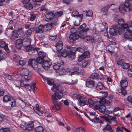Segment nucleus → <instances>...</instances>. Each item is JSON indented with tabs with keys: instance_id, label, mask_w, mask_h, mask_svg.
I'll return each mask as SVG.
<instances>
[{
	"instance_id": "obj_1",
	"label": "nucleus",
	"mask_w": 132,
	"mask_h": 132,
	"mask_svg": "<svg viewBox=\"0 0 132 132\" xmlns=\"http://www.w3.org/2000/svg\"><path fill=\"white\" fill-rule=\"evenodd\" d=\"M51 90L53 92L58 91L59 92L55 93L52 96L53 102L54 103V105L51 106L50 108L52 112H55L61 109L62 103L61 101L59 102L63 97V95L62 92V90L60 85L54 84Z\"/></svg>"
},
{
	"instance_id": "obj_2",
	"label": "nucleus",
	"mask_w": 132,
	"mask_h": 132,
	"mask_svg": "<svg viewBox=\"0 0 132 132\" xmlns=\"http://www.w3.org/2000/svg\"><path fill=\"white\" fill-rule=\"evenodd\" d=\"M122 27L124 29H126V31L125 33L124 38L128 40L132 38V26L128 27L127 23H121Z\"/></svg>"
},
{
	"instance_id": "obj_3",
	"label": "nucleus",
	"mask_w": 132,
	"mask_h": 132,
	"mask_svg": "<svg viewBox=\"0 0 132 132\" xmlns=\"http://www.w3.org/2000/svg\"><path fill=\"white\" fill-rule=\"evenodd\" d=\"M106 101L104 99H103L102 100H100V102H97V103L94 106V109H98L99 111L103 113L105 111L106 109V107L104 105H101V104H103Z\"/></svg>"
},
{
	"instance_id": "obj_4",
	"label": "nucleus",
	"mask_w": 132,
	"mask_h": 132,
	"mask_svg": "<svg viewBox=\"0 0 132 132\" xmlns=\"http://www.w3.org/2000/svg\"><path fill=\"white\" fill-rule=\"evenodd\" d=\"M120 85L121 88L118 90V92L125 96L127 93V91L125 89V88L128 86V83L127 80L126 79L121 80L120 82Z\"/></svg>"
},
{
	"instance_id": "obj_5",
	"label": "nucleus",
	"mask_w": 132,
	"mask_h": 132,
	"mask_svg": "<svg viewBox=\"0 0 132 132\" xmlns=\"http://www.w3.org/2000/svg\"><path fill=\"white\" fill-rule=\"evenodd\" d=\"M38 62L35 59H31L28 61V64L31 66L34 70H37L38 69L39 67L38 65Z\"/></svg>"
},
{
	"instance_id": "obj_6",
	"label": "nucleus",
	"mask_w": 132,
	"mask_h": 132,
	"mask_svg": "<svg viewBox=\"0 0 132 132\" xmlns=\"http://www.w3.org/2000/svg\"><path fill=\"white\" fill-rule=\"evenodd\" d=\"M29 70L25 68L22 70L21 75L24 77L23 78L26 82L30 80L31 77L29 75Z\"/></svg>"
},
{
	"instance_id": "obj_7",
	"label": "nucleus",
	"mask_w": 132,
	"mask_h": 132,
	"mask_svg": "<svg viewBox=\"0 0 132 132\" xmlns=\"http://www.w3.org/2000/svg\"><path fill=\"white\" fill-rule=\"evenodd\" d=\"M86 25L85 23H83L78 28V31L80 33V35L85 33L89 30V29L88 28H86Z\"/></svg>"
},
{
	"instance_id": "obj_8",
	"label": "nucleus",
	"mask_w": 132,
	"mask_h": 132,
	"mask_svg": "<svg viewBox=\"0 0 132 132\" xmlns=\"http://www.w3.org/2000/svg\"><path fill=\"white\" fill-rule=\"evenodd\" d=\"M38 57L37 59L38 63H41L42 61L45 58L46 59V55L45 53L43 52L42 51H39L38 53Z\"/></svg>"
},
{
	"instance_id": "obj_9",
	"label": "nucleus",
	"mask_w": 132,
	"mask_h": 132,
	"mask_svg": "<svg viewBox=\"0 0 132 132\" xmlns=\"http://www.w3.org/2000/svg\"><path fill=\"white\" fill-rule=\"evenodd\" d=\"M57 40L58 41L56 43L55 46L57 51L59 52L63 48V43L60 38H58Z\"/></svg>"
},
{
	"instance_id": "obj_10",
	"label": "nucleus",
	"mask_w": 132,
	"mask_h": 132,
	"mask_svg": "<svg viewBox=\"0 0 132 132\" xmlns=\"http://www.w3.org/2000/svg\"><path fill=\"white\" fill-rule=\"evenodd\" d=\"M120 28L115 27L111 28L109 31V33L111 35L115 36L117 35L118 32H120Z\"/></svg>"
},
{
	"instance_id": "obj_11",
	"label": "nucleus",
	"mask_w": 132,
	"mask_h": 132,
	"mask_svg": "<svg viewBox=\"0 0 132 132\" xmlns=\"http://www.w3.org/2000/svg\"><path fill=\"white\" fill-rule=\"evenodd\" d=\"M110 118L109 117H108L104 116L103 118L106 121L110 124L111 123L113 122L114 123H117L116 118L115 117H113L112 116H109Z\"/></svg>"
},
{
	"instance_id": "obj_12",
	"label": "nucleus",
	"mask_w": 132,
	"mask_h": 132,
	"mask_svg": "<svg viewBox=\"0 0 132 132\" xmlns=\"http://www.w3.org/2000/svg\"><path fill=\"white\" fill-rule=\"evenodd\" d=\"M87 99L84 96H81L79 97V101L78 102L79 105L81 106L86 105Z\"/></svg>"
},
{
	"instance_id": "obj_13",
	"label": "nucleus",
	"mask_w": 132,
	"mask_h": 132,
	"mask_svg": "<svg viewBox=\"0 0 132 132\" xmlns=\"http://www.w3.org/2000/svg\"><path fill=\"white\" fill-rule=\"evenodd\" d=\"M15 43L16 47L17 48L20 49L22 46L23 39H18L15 41Z\"/></svg>"
},
{
	"instance_id": "obj_14",
	"label": "nucleus",
	"mask_w": 132,
	"mask_h": 132,
	"mask_svg": "<svg viewBox=\"0 0 132 132\" xmlns=\"http://www.w3.org/2000/svg\"><path fill=\"white\" fill-rule=\"evenodd\" d=\"M70 71V69L68 68H61L59 70V73L60 75H62L66 73H68Z\"/></svg>"
},
{
	"instance_id": "obj_15",
	"label": "nucleus",
	"mask_w": 132,
	"mask_h": 132,
	"mask_svg": "<svg viewBox=\"0 0 132 132\" xmlns=\"http://www.w3.org/2000/svg\"><path fill=\"white\" fill-rule=\"evenodd\" d=\"M53 13L51 12H48L45 16V20L47 22H49L52 20L53 18Z\"/></svg>"
},
{
	"instance_id": "obj_16",
	"label": "nucleus",
	"mask_w": 132,
	"mask_h": 132,
	"mask_svg": "<svg viewBox=\"0 0 132 132\" xmlns=\"http://www.w3.org/2000/svg\"><path fill=\"white\" fill-rule=\"evenodd\" d=\"M39 63H42L43 67L44 68H45V67H50L52 64V63L50 61L45 60V59L43 61H42V62Z\"/></svg>"
},
{
	"instance_id": "obj_17",
	"label": "nucleus",
	"mask_w": 132,
	"mask_h": 132,
	"mask_svg": "<svg viewBox=\"0 0 132 132\" xmlns=\"http://www.w3.org/2000/svg\"><path fill=\"white\" fill-rule=\"evenodd\" d=\"M24 87L27 90H30L31 89H32L33 91L35 90L36 88L34 83L29 84H26Z\"/></svg>"
},
{
	"instance_id": "obj_18",
	"label": "nucleus",
	"mask_w": 132,
	"mask_h": 132,
	"mask_svg": "<svg viewBox=\"0 0 132 132\" xmlns=\"http://www.w3.org/2000/svg\"><path fill=\"white\" fill-rule=\"evenodd\" d=\"M34 30L35 31L36 33H40L41 34L43 33V31H44V29H43V26L42 25H40L38 27V28H36L34 27Z\"/></svg>"
},
{
	"instance_id": "obj_19",
	"label": "nucleus",
	"mask_w": 132,
	"mask_h": 132,
	"mask_svg": "<svg viewBox=\"0 0 132 132\" xmlns=\"http://www.w3.org/2000/svg\"><path fill=\"white\" fill-rule=\"evenodd\" d=\"M80 35L79 33L78 35L76 33H73L70 35L69 37L70 39L75 41L80 37Z\"/></svg>"
},
{
	"instance_id": "obj_20",
	"label": "nucleus",
	"mask_w": 132,
	"mask_h": 132,
	"mask_svg": "<svg viewBox=\"0 0 132 132\" xmlns=\"http://www.w3.org/2000/svg\"><path fill=\"white\" fill-rule=\"evenodd\" d=\"M72 16L74 17H77L78 18L80 19V20H82L83 15L82 14H81L79 15V13L76 10H74L72 12Z\"/></svg>"
},
{
	"instance_id": "obj_21",
	"label": "nucleus",
	"mask_w": 132,
	"mask_h": 132,
	"mask_svg": "<svg viewBox=\"0 0 132 132\" xmlns=\"http://www.w3.org/2000/svg\"><path fill=\"white\" fill-rule=\"evenodd\" d=\"M34 124L32 121L29 122L26 125V129L29 131L32 130L34 129Z\"/></svg>"
},
{
	"instance_id": "obj_22",
	"label": "nucleus",
	"mask_w": 132,
	"mask_h": 132,
	"mask_svg": "<svg viewBox=\"0 0 132 132\" xmlns=\"http://www.w3.org/2000/svg\"><path fill=\"white\" fill-rule=\"evenodd\" d=\"M104 132H114L112 128L109 124H107L105 127L103 129Z\"/></svg>"
},
{
	"instance_id": "obj_23",
	"label": "nucleus",
	"mask_w": 132,
	"mask_h": 132,
	"mask_svg": "<svg viewBox=\"0 0 132 132\" xmlns=\"http://www.w3.org/2000/svg\"><path fill=\"white\" fill-rule=\"evenodd\" d=\"M40 50L39 48L37 47H33L31 51L29 53V54L34 55L38 54V51Z\"/></svg>"
},
{
	"instance_id": "obj_24",
	"label": "nucleus",
	"mask_w": 132,
	"mask_h": 132,
	"mask_svg": "<svg viewBox=\"0 0 132 132\" xmlns=\"http://www.w3.org/2000/svg\"><path fill=\"white\" fill-rule=\"evenodd\" d=\"M64 63L63 61L59 62H56L53 63V68L55 70L59 69L61 67V65H63Z\"/></svg>"
},
{
	"instance_id": "obj_25",
	"label": "nucleus",
	"mask_w": 132,
	"mask_h": 132,
	"mask_svg": "<svg viewBox=\"0 0 132 132\" xmlns=\"http://www.w3.org/2000/svg\"><path fill=\"white\" fill-rule=\"evenodd\" d=\"M94 102L93 101L91 98L89 99L88 101H87L86 105H89L90 106H94H94L97 103L96 102Z\"/></svg>"
},
{
	"instance_id": "obj_26",
	"label": "nucleus",
	"mask_w": 132,
	"mask_h": 132,
	"mask_svg": "<svg viewBox=\"0 0 132 132\" xmlns=\"http://www.w3.org/2000/svg\"><path fill=\"white\" fill-rule=\"evenodd\" d=\"M105 87L101 82H99L96 86V89L97 90H100L105 89Z\"/></svg>"
},
{
	"instance_id": "obj_27",
	"label": "nucleus",
	"mask_w": 132,
	"mask_h": 132,
	"mask_svg": "<svg viewBox=\"0 0 132 132\" xmlns=\"http://www.w3.org/2000/svg\"><path fill=\"white\" fill-rule=\"evenodd\" d=\"M23 44L26 46L29 45L31 44V39L29 37L27 38L23 39Z\"/></svg>"
},
{
	"instance_id": "obj_28",
	"label": "nucleus",
	"mask_w": 132,
	"mask_h": 132,
	"mask_svg": "<svg viewBox=\"0 0 132 132\" xmlns=\"http://www.w3.org/2000/svg\"><path fill=\"white\" fill-rule=\"evenodd\" d=\"M95 83L92 80L86 82V87L88 88H92L94 86Z\"/></svg>"
},
{
	"instance_id": "obj_29",
	"label": "nucleus",
	"mask_w": 132,
	"mask_h": 132,
	"mask_svg": "<svg viewBox=\"0 0 132 132\" xmlns=\"http://www.w3.org/2000/svg\"><path fill=\"white\" fill-rule=\"evenodd\" d=\"M5 42L3 41H0V46L3 48H4L7 53H9V51L8 50V47L5 45Z\"/></svg>"
},
{
	"instance_id": "obj_30",
	"label": "nucleus",
	"mask_w": 132,
	"mask_h": 132,
	"mask_svg": "<svg viewBox=\"0 0 132 132\" xmlns=\"http://www.w3.org/2000/svg\"><path fill=\"white\" fill-rule=\"evenodd\" d=\"M119 10L120 12L123 13L125 12H127V10L126 9L123 4H121L119 8Z\"/></svg>"
},
{
	"instance_id": "obj_31",
	"label": "nucleus",
	"mask_w": 132,
	"mask_h": 132,
	"mask_svg": "<svg viewBox=\"0 0 132 132\" xmlns=\"http://www.w3.org/2000/svg\"><path fill=\"white\" fill-rule=\"evenodd\" d=\"M80 35V38L81 39H84V40L86 41L89 40L90 39V37L89 36H86V33Z\"/></svg>"
},
{
	"instance_id": "obj_32",
	"label": "nucleus",
	"mask_w": 132,
	"mask_h": 132,
	"mask_svg": "<svg viewBox=\"0 0 132 132\" xmlns=\"http://www.w3.org/2000/svg\"><path fill=\"white\" fill-rule=\"evenodd\" d=\"M90 78L92 79L96 78L98 79H100L101 80V78L100 77L99 75L96 73H92L90 76Z\"/></svg>"
},
{
	"instance_id": "obj_33",
	"label": "nucleus",
	"mask_w": 132,
	"mask_h": 132,
	"mask_svg": "<svg viewBox=\"0 0 132 132\" xmlns=\"http://www.w3.org/2000/svg\"><path fill=\"white\" fill-rule=\"evenodd\" d=\"M69 50L68 51L66 49L63 50L61 52V54L63 57H65L68 56Z\"/></svg>"
},
{
	"instance_id": "obj_34",
	"label": "nucleus",
	"mask_w": 132,
	"mask_h": 132,
	"mask_svg": "<svg viewBox=\"0 0 132 132\" xmlns=\"http://www.w3.org/2000/svg\"><path fill=\"white\" fill-rule=\"evenodd\" d=\"M39 106L38 104L36 105V107H34L33 109L39 115L41 116L42 115L41 112L39 110L38 108Z\"/></svg>"
},
{
	"instance_id": "obj_35",
	"label": "nucleus",
	"mask_w": 132,
	"mask_h": 132,
	"mask_svg": "<svg viewBox=\"0 0 132 132\" xmlns=\"http://www.w3.org/2000/svg\"><path fill=\"white\" fill-rule=\"evenodd\" d=\"M52 28V26L50 24H47L43 26L44 31H49Z\"/></svg>"
},
{
	"instance_id": "obj_36",
	"label": "nucleus",
	"mask_w": 132,
	"mask_h": 132,
	"mask_svg": "<svg viewBox=\"0 0 132 132\" xmlns=\"http://www.w3.org/2000/svg\"><path fill=\"white\" fill-rule=\"evenodd\" d=\"M68 56L71 59H73L75 57V53L72 51H69Z\"/></svg>"
},
{
	"instance_id": "obj_37",
	"label": "nucleus",
	"mask_w": 132,
	"mask_h": 132,
	"mask_svg": "<svg viewBox=\"0 0 132 132\" xmlns=\"http://www.w3.org/2000/svg\"><path fill=\"white\" fill-rule=\"evenodd\" d=\"M3 101L4 102H7L11 101V97L7 95H5L3 97Z\"/></svg>"
},
{
	"instance_id": "obj_38",
	"label": "nucleus",
	"mask_w": 132,
	"mask_h": 132,
	"mask_svg": "<svg viewBox=\"0 0 132 132\" xmlns=\"http://www.w3.org/2000/svg\"><path fill=\"white\" fill-rule=\"evenodd\" d=\"M35 130L36 132H42L44 131H46L45 130L43 129L42 127L40 126L36 127L35 129Z\"/></svg>"
},
{
	"instance_id": "obj_39",
	"label": "nucleus",
	"mask_w": 132,
	"mask_h": 132,
	"mask_svg": "<svg viewBox=\"0 0 132 132\" xmlns=\"http://www.w3.org/2000/svg\"><path fill=\"white\" fill-rule=\"evenodd\" d=\"M23 6L27 9L29 10L33 8V7L32 4L30 2L24 5Z\"/></svg>"
},
{
	"instance_id": "obj_40",
	"label": "nucleus",
	"mask_w": 132,
	"mask_h": 132,
	"mask_svg": "<svg viewBox=\"0 0 132 132\" xmlns=\"http://www.w3.org/2000/svg\"><path fill=\"white\" fill-rule=\"evenodd\" d=\"M120 110V109L119 107H116L114 109L113 111H112V113L113 114V116L114 117L116 116L118 114V113H114L118 111L119 110Z\"/></svg>"
},
{
	"instance_id": "obj_41",
	"label": "nucleus",
	"mask_w": 132,
	"mask_h": 132,
	"mask_svg": "<svg viewBox=\"0 0 132 132\" xmlns=\"http://www.w3.org/2000/svg\"><path fill=\"white\" fill-rule=\"evenodd\" d=\"M62 14L63 13L61 11L57 12L55 13L54 16L55 18H57L61 16Z\"/></svg>"
},
{
	"instance_id": "obj_42",
	"label": "nucleus",
	"mask_w": 132,
	"mask_h": 132,
	"mask_svg": "<svg viewBox=\"0 0 132 132\" xmlns=\"http://www.w3.org/2000/svg\"><path fill=\"white\" fill-rule=\"evenodd\" d=\"M130 3V2L128 0H127L125 2L124 5V7L126 8V9H127V11H128V9L129 8V7H130L131 5Z\"/></svg>"
},
{
	"instance_id": "obj_43",
	"label": "nucleus",
	"mask_w": 132,
	"mask_h": 132,
	"mask_svg": "<svg viewBox=\"0 0 132 132\" xmlns=\"http://www.w3.org/2000/svg\"><path fill=\"white\" fill-rule=\"evenodd\" d=\"M122 66L123 69H127L130 67V65L129 63L124 62Z\"/></svg>"
},
{
	"instance_id": "obj_44",
	"label": "nucleus",
	"mask_w": 132,
	"mask_h": 132,
	"mask_svg": "<svg viewBox=\"0 0 132 132\" xmlns=\"http://www.w3.org/2000/svg\"><path fill=\"white\" fill-rule=\"evenodd\" d=\"M33 47L32 45H28L26 46L25 49L26 51L29 52V54L31 50L32 49Z\"/></svg>"
},
{
	"instance_id": "obj_45",
	"label": "nucleus",
	"mask_w": 132,
	"mask_h": 132,
	"mask_svg": "<svg viewBox=\"0 0 132 132\" xmlns=\"http://www.w3.org/2000/svg\"><path fill=\"white\" fill-rule=\"evenodd\" d=\"M52 20L51 24L52 25H56L57 24L58 22V19L57 18H53V17Z\"/></svg>"
},
{
	"instance_id": "obj_46",
	"label": "nucleus",
	"mask_w": 132,
	"mask_h": 132,
	"mask_svg": "<svg viewBox=\"0 0 132 132\" xmlns=\"http://www.w3.org/2000/svg\"><path fill=\"white\" fill-rule=\"evenodd\" d=\"M93 118H92L91 119H90V120L91 121L93 122H94L95 123H97L99 122L100 121L99 118L95 117Z\"/></svg>"
},
{
	"instance_id": "obj_47",
	"label": "nucleus",
	"mask_w": 132,
	"mask_h": 132,
	"mask_svg": "<svg viewBox=\"0 0 132 132\" xmlns=\"http://www.w3.org/2000/svg\"><path fill=\"white\" fill-rule=\"evenodd\" d=\"M29 106H26L24 108L25 110L27 112H30L32 109V108L30 106L31 105L30 104H29Z\"/></svg>"
},
{
	"instance_id": "obj_48",
	"label": "nucleus",
	"mask_w": 132,
	"mask_h": 132,
	"mask_svg": "<svg viewBox=\"0 0 132 132\" xmlns=\"http://www.w3.org/2000/svg\"><path fill=\"white\" fill-rule=\"evenodd\" d=\"M77 50L79 52L81 53H83L85 52L84 48L82 47H80L77 48Z\"/></svg>"
},
{
	"instance_id": "obj_49",
	"label": "nucleus",
	"mask_w": 132,
	"mask_h": 132,
	"mask_svg": "<svg viewBox=\"0 0 132 132\" xmlns=\"http://www.w3.org/2000/svg\"><path fill=\"white\" fill-rule=\"evenodd\" d=\"M84 12H86V15L88 16H92L93 15V12L92 10L83 11Z\"/></svg>"
},
{
	"instance_id": "obj_50",
	"label": "nucleus",
	"mask_w": 132,
	"mask_h": 132,
	"mask_svg": "<svg viewBox=\"0 0 132 132\" xmlns=\"http://www.w3.org/2000/svg\"><path fill=\"white\" fill-rule=\"evenodd\" d=\"M85 58H88L90 56V53L88 51H86L82 54Z\"/></svg>"
},
{
	"instance_id": "obj_51",
	"label": "nucleus",
	"mask_w": 132,
	"mask_h": 132,
	"mask_svg": "<svg viewBox=\"0 0 132 132\" xmlns=\"http://www.w3.org/2000/svg\"><path fill=\"white\" fill-rule=\"evenodd\" d=\"M4 75L6 78H7L8 79L10 80H12L13 79V78L10 75L7 73H4Z\"/></svg>"
},
{
	"instance_id": "obj_52",
	"label": "nucleus",
	"mask_w": 132,
	"mask_h": 132,
	"mask_svg": "<svg viewBox=\"0 0 132 132\" xmlns=\"http://www.w3.org/2000/svg\"><path fill=\"white\" fill-rule=\"evenodd\" d=\"M13 35L14 37L16 38H18L19 35L17 32L16 30H15L13 31Z\"/></svg>"
},
{
	"instance_id": "obj_53",
	"label": "nucleus",
	"mask_w": 132,
	"mask_h": 132,
	"mask_svg": "<svg viewBox=\"0 0 132 132\" xmlns=\"http://www.w3.org/2000/svg\"><path fill=\"white\" fill-rule=\"evenodd\" d=\"M33 31L32 29L30 28L27 31L26 34L27 35L30 36L32 34Z\"/></svg>"
},
{
	"instance_id": "obj_54",
	"label": "nucleus",
	"mask_w": 132,
	"mask_h": 132,
	"mask_svg": "<svg viewBox=\"0 0 132 132\" xmlns=\"http://www.w3.org/2000/svg\"><path fill=\"white\" fill-rule=\"evenodd\" d=\"M100 93L102 94V96L104 98H106L108 96V93L106 91H101Z\"/></svg>"
},
{
	"instance_id": "obj_55",
	"label": "nucleus",
	"mask_w": 132,
	"mask_h": 132,
	"mask_svg": "<svg viewBox=\"0 0 132 132\" xmlns=\"http://www.w3.org/2000/svg\"><path fill=\"white\" fill-rule=\"evenodd\" d=\"M78 82V80L77 79H73L71 80L70 81V84H76Z\"/></svg>"
},
{
	"instance_id": "obj_56",
	"label": "nucleus",
	"mask_w": 132,
	"mask_h": 132,
	"mask_svg": "<svg viewBox=\"0 0 132 132\" xmlns=\"http://www.w3.org/2000/svg\"><path fill=\"white\" fill-rule=\"evenodd\" d=\"M30 20L32 21H34L36 18V14H30Z\"/></svg>"
},
{
	"instance_id": "obj_57",
	"label": "nucleus",
	"mask_w": 132,
	"mask_h": 132,
	"mask_svg": "<svg viewBox=\"0 0 132 132\" xmlns=\"http://www.w3.org/2000/svg\"><path fill=\"white\" fill-rule=\"evenodd\" d=\"M23 79H24V78L22 77L21 78L20 80V86L22 87H24L26 85L25 84H24V81L23 80Z\"/></svg>"
},
{
	"instance_id": "obj_58",
	"label": "nucleus",
	"mask_w": 132,
	"mask_h": 132,
	"mask_svg": "<svg viewBox=\"0 0 132 132\" xmlns=\"http://www.w3.org/2000/svg\"><path fill=\"white\" fill-rule=\"evenodd\" d=\"M127 73L129 77L132 78V69L130 68L128 70Z\"/></svg>"
},
{
	"instance_id": "obj_59",
	"label": "nucleus",
	"mask_w": 132,
	"mask_h": 132,
	"mask_svg": "<svg viewBox=\"0 0 132 132\" xmlns=\"http://www.w3.org/2000/svg\"><path fill=\"white\" fill-rule=\"evenodd\" d=\"M88 62L87 61H84L82 62V66L83 67H85L87 65Z\"/></svg>"
},
{
	"instance_id": "obj_60",
	"label": "nucleus",
	"mask_w": 132,
	"mask_h": 132,
	"mask_svg": "<svg viewBox=\"0 0 132 132\" xmlns=\"http://www.w3.org/2000/svg\"><path fill=\"white\" fill-rule=\"evenodd\" d=\"M0 55L3 60L5 59L6 57V54L5 53H2L0 54Z\"/></svg>"
},
{
	"instance_id": "obj_61",
	"label": "nucleus",
	"mask_w": 132,
	"mask_h": 132,
	"mask_svg": "<svg viewBox=\"0 0 132 132\" xmlns=\"http://www.w3.org/2000/svg\"><path fill=\"white\" fill-rule=\"evenodd\" d=\"M16 30L19 35L20 33L22 34L23 33V29L22 28H18L17 30Z\"/></svg>"
},
{
	"instance_id": "obj_62",
	"label": "nucleus",
	"mask_w": 132,
	"mask_h": 132,
	"mask_svg": "<svg viewBox=\"0 0 132 132\" xmlns=\"http://www.w3.org/2000/svg\"><path fill=\"white\" fill-rule=\"evenodd\" d=\"M84 58H85V56L82 54L78 58V61L79 62L82 61Z\"/></svg>"
},
{
	"instance_id": "obj_63",
	"label": "nucleus",
	"mask_w": 132,
	"mask_h": 132,
	"mask_svg": "<svg viewBox=\"0 0 132 132\" xmlns=\"http://www.w3.org/2000/svg\"><path fill=\"white\" fill-rule=\"evenodd\" d=\"M76 130L77 131L79 132H85L84 129L81 127H79L78 128H77Z\"/></svg>"
},
{
	"instance_id": "obj_64",
	"label": "nucleus",
	"mask_w": 132,
	"mask_h": 132,
	"mask_svg": "<svg viewBox=\"0 0 132 132\" xmlns=\"http://www.w3.org/2000/svg\"><path fill=\"white\" fill-rule=\"evenodd\" d=\"M116 132H124L123 130L119 127H118L116 128Z\"/></svg>"
}]
</instances>
